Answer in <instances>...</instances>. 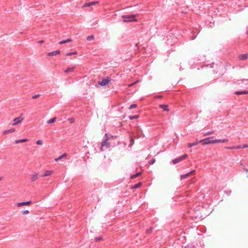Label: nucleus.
Here are the masks:
<instances>
[{"mask_svg": "<svg viewBox=\"0 0 248 248\" xmlns=\"http://www.w3.org/2000/svg\"><path fill=\"white\" fill-rule=\"evenodd\" d=\"M109 140V138L108 137L107 133L105 135L104 140L101 143V150L104 151V148L108 149L110 147V144L108 142V141Z\"/></svg>", "mask_w": 248, "mask_h": 248, "instance_id": "f257e3e1", "label": "nucleus"}, {"mask_svg": "<svg viewBox=\"0 0 248 248\" xmlns=\"http://www.w3.org/2000/svg\"><path fill=\"white\" fill-rule=\"evenodd\" d=\"M137 16V15H126L122 16V18L124 22L136 21Z\"/></svg>", "mask_w": 248, "mask_h": 248, "instance_id": "f03ea898", "label": "nucleus"}, {"mask_svg": "<svg viewBox=\"0 0 248 248\" xmlns=\"http://www.w3.org/2000/svg\"><path fill=\"white\" fill-rule=\"evenodd\" d=\"M24 119L23 117V114H21L19 117L16 118L13 120L12 125L15 126L21 123Z\"/></svg>", "mask_w": 248, "mask_h": 248, "instance_id": "7ed1b4c3", "label": "nucleus"}, {"mask_svg": "<svg viewBox=\"0 0 248 248\" xmlns=\"http://www.w3.org/2000/svg\"><path fill=\"white\" fill-rule=\"evenodd\" d=\"M211 138H207L203 140H200L199 142L202 143V144H215L214 140H210Z\"/></svg>", "mask_w": 248, "mask_h": 248, "instance_id": "20e7f679", "label": "nucleus"}, {"mask_svg": "<svg viewBox=\"0 0 248 248\" xmlns=\"http://www.w3.org/2000/svg\"><path fill=\"white\" fill-rule=\"evenodd\" d=\"M187 157V155L186 154L184 155H182L181 156H180L174 160H172V163L173 164H176L179 162L183 160L184 159H186Z\"/></svg>", "mask_w": 248, "mask_h": 248, "instance_id": "39448f33", "label": "nucleus"}, {"mask_svg": "<svg viewBox=\"0 0 248 248\" xmlns=\"http://www.w3.org/2000/svg\"><path fill=\"white\" fill-rule=\"evenodd\" d=\"M110 82V79L108 78H103L101 81L98 82V84L102 86L108 85Z\"/></svg>", "mask_w": 248, "mask_h": 248, "instance_id": "423d86ee", "label": "nucleus"}, {"mask_svg": "<svg viewBox=\"0 0 248 248\" xmlns=\"http://www.w3.org/2000/svg\"><path fill=\"white\" fill-rule=\"evenodd\" d=\"M195 170H192V171H191L190 172H189L188 173H187L184 175H182L181 176V179H185L189 176L193 175L195 174Z\"/></svg>", "mask_w": 248, "mask_h": 248, "instance_id": "0eeeda50", "label": "nucleus"}, {"mask_svg": "<svg viewBox=\"0 0 248 248\" xmlns=\"http://www.w3.org/2000/svg\"><path fill=\"white\" fill-rule=\"evenodd\" d=\"M31 203V201L18 202L17 203V206L20 207V206H22L28 205L30 204Z\"/></svg>", "mask_w": 248, "mask_h": 248, "instance_id": "6e6552de", "label": "nucleus"}, {"mask_svg": "<svg viewBox=\"0 0 248 248\" xmlns=\"http://www.w3.org/2000/svg\"><path fill=\"white\" fill-rule=\"evenodd\" d=\"M15 131H16L15 129L12 128H11L10 129L6 130L3 131L2 133L4 135H7V134L15 132Z\"/></svg>", "mask_w": 248, "mask_h": 248, "instance_id": "1a4fd4ad", "label": "nucleus"}, {"mask_svg": "<svg viewBox=\"0 0 248 248\" xmlns=\"http://www.w3.org/2000/svg\"><path fill=\"white\" fill-rule=\"evenodd\" d=\"M60 50H56L54 51H52L51 52H49L47 53V56H55L58 54H60Z\"/></svg>", "mask_w": 248, "mask_h": 248, "instance_id": "9d476101", "label": "nucleus"}, {"mask_svg": "<svg viewBox=\"0 0 248 248\" xmlns=\"http://www.w3.org/2000/svg\"><path fill=\"white\" fill-rule=\"evenodd\" d=\"M39 178V174L38 173H34L33 174L31 177V182H34L35 181H36V180H37Z\"/></svg>", "mask_w": 248, "mask_h": 248, "instance_id": "9b49d317", "label": "nucleus"}, {"mask_svg": "<svg viewBox=\"0 0 248 248\" xmlns=\"http://www.w3.org/2000/svg\"><path fill=\"white\" fill-rule=\"evenodd\" d=\"M98 3V1H92V2H88V3H86L84 5V7H89V6H92V5H95L96 4H97Z\"/></svg>", "mask_w": 248, "mask_h": 248, "instance_id": "f8f14e48", "label": "nucleus"}, {"mask_svg": "<svg viewBox=\"0 0 248 248\" xmlns=\"http://www.w3.org/2000/svg\"><path fill=\"white\" fill-rule=\"evenodd\" d=\"M248 54L247 53L243 54L239 56V59L240 60H245L248 58Z\"/></svg>", "mask_w": 248, "mask_h": 248, "instance_id": "ddd939ff", "label": "nucleus"}, {"mask_svg": "<svg viewBox=\"0 0 248 248\" xmlns=\"http://www.w3.org/2000/svg\"><path fill=\"white\" fill-rule=\"evenodd\" d=\"M52 170H46L44 172V174L42 175V177H46L51 175L53 173Z\"/></svg>", "mask_w": 248, "mask_h": 248, "instance_id": "4468645a", "label": "nucleus"}, {"mask_svg": "<svg viewBox=\"0 0 248 248\" xmlns=\"http://www.w3.org/2000/svg\"><path fill=\"white\" fill-rule=\"evenodd\" d=\"M228 141V139H223V140H215V143H224Z\"/></svg>", "mask_w": 248, "mask_h": 248, "instance_id": "2eb2a0df", "label": "nucleus"}, {"mask_svg": "<svg viewBox=\"0 0 248 248\" xmlns=\"http://www.w3.org/2000/svg\"><path fill=\"white\" fill-rule=\"evenodd\" d=\"M159 107L160 108L163 109V110H165V111H169V109L168 108V106L167 105H165V104L160 105L159 106Z\"/></svg>", "mask_w": 248, "mask_h": 248, "instance_id": "dca6fc26", "label": "nucleus"}, {"mask_svg": "<svg viewBox=\"0 0 248 248\" xmlns=\"http://www.w3.org/2000/svg\"><path fill=\"white\" fill-rule=\"evenodd\" d=\"M236 95L248 94V91H236L234 93Z\"/></svg>", "mask_w": 248, "mask_h": 248, "instance_id": "f3484780", "label": "nucleus"}, {"mask_svg": "<svg viewBox=\"0 0 248 248\" xmlns=\"http://www.w3.org/2000/svg\"><path fill=\"white\" fill-rule=\"evenodd\" d=\"M28 141V139H21V140H15V143H20V142H26V141Z\"/></svg>", "mask_w": 248, "mask_h": 248, "instance_id": "a211bd4d", "label": "nucleus"}, {"mask_svg": "<svg viewBox=\"0 0 248 248\" xmlns=\"http://www.w3.org/2000/svg\"><path fill=\"white\" fill-rule=\"evenodd\" d=\"M75 67L68 68L64 70V72L65 73H68L70 72H73L74 71V70L75 69Z\"/></svg>", "mask_w": 248, "mask_h": 248, "instance_id": "6ab92c4d", "label": "nucleus"}, {"mask_svg": "<svg viewBox=\"0 0 248 248\" xmlns=\"http://www.w3.org/2000/svg\"><path fill=\"white\" fill-rule=\"evenodd\" d=\"M71 41L72 40H71V39H67L66 40L60 41L59 42V44L62 45V44H65V43H69V42H71Z\"/></svg>", "mask_w": 248, "mask_h": 248, "instance_id": "aec40b11", "label": "nucleus"}, {"mask_svg": "<svg viewBox=\"0 0 248 248\" xmlns=\"http://www.w3.org/2000/svg\"><path fill=\"white\" fill-rule=\"evenodd\" d=\"M200 142H199V141H197V142H194V143H188V145H187V147L188 148H191L194 146H196L197 145L198 143H199Z\"/></svg>", "mask_w": 248, "mask_h": 248, "instance_id": "412c9836", "label": "nucleus"}, {"mask_svg": "<svg viewBox=\"0 0 248 248\" xmlns=\"http://www.w3.org/2000/svg\"><path fill=\"white\" fill-rule=\"evenodd\" d=\"M56 118L55 117L47 121V124H52L55 122Z\"/></svg>", "mask_w": 248, "mask_h": 248, "instance_id": "4be33fe9", "label": "nucleus"}, {"mask_svg": "<svg viewBox=\"0 0 248 248\" xmlns=\"http://www.w3.org/2000/svg\"><path fill=\"white\" fill-rule=\"evenodd\" d=\"M141 174V172H138L137 173H136V174H134V175H133L131 176V179H134L137 177H138L139 176H140Z\"/></svg>", "mask_w": 248, "mask_h": 248, "instance_id": "5701e85b", "label": "nucleus"}, {"mask_svg": "<svg viewBox=\"0 0 248 248\" xmlns=\"http://www.w3.org/2000/svg\"><path fill=\"white\" fill-rule=\"evenodd\" d=\"M77 54V51H74V52H69V53H67L66 55V56H71L72 55H76Z\"/></svg>", "mask_w": 248, "mask_h": 248, "instance_id": "b1692460", "label": "nucleus"}, {"mask_svg": "<svg viewBox=\"0 0 248 248\" xmlns=\"http://www.w3.org/2000/svg\"><path fill=\"white\" fill-rule=\"evenodd\" d=\"M66 155V154H64L62 155L61 156H60V157H59L58 158H56L55 159V161H57L59 160L60 159H62L64 156H65Z\"/></svg>", "mask_w": 248, "mask_h": 248, "instance_id": "393cba45", "label": "nucleus"}, {"mask_svg": "<svg viewBox=\"0 0 248 248\" xmlns=\"http://www.w3.org/2000/svg\"><path fill=\"white\" fill-rule=\"evenodd\" d=\"M214 133V131H210V132H207L205 133L204 134V136H208V135H212V134H213Z\"/></svg>", "mask_w": 248, "mask_h": 248, "instance_id": "a878e982", "label": "nucleus"}, {"mask_svg": "<svg viewBox=\"0 0 248 248\" xmlns=\"http://www.w3.org/2000/svg\"><path fill=\"white\" fill-rule=\"evenodd\" d=\"M141 185V183H139L136 185H135L134 186H133V188H139L140 186Z\"/></svg>", "mask_w": 248, "mask_h": 248, "instance_id": "bb28decb", "label": "nucleus"}, {"mask_svg": "<svg viewBox=\"0 0 248 248\" xmlns=\"http://www.w3.org/2000/svg\"><path fill=\"white\" fill-rule=\"evenodd\" d=\"M93 38H94V36L93 35H90L87 37V40L88 41H91L93 39Z\"/></svg>", "mask_w": 248, "mask_h": 248, "instance_id": "cd10ccee", "label": "nucleus"}, {"mask_svg": "<svg viewBox=\"0 0 248 248\" xmlns=\"http://www.w3.org/2000/svg\"><path fill=\"white\" fill-rule=\"evenodd\" d=\"M136 107H137V105L136 104H132V105H131L129 106V109H133V108H135Z\"/></svg>", "mask_w": 248, "mask_h": 248, "instance_id": "c85d7f7f", "label": "nucleus"}, {"mask_svg": "<svg viewBox=\"0 0 248 248\" xmlns=\"http://www.w3.org/2000/svg\"><path fill=\"white\" fill-rule=\"evenodd\" d=\"M138 82H139V81H138V80H137V81H136L134 82H133V83H131V84H128V86L129 87H131L133 86L134 85L136 84L137 83H138Z\"/></svg>", "mask_w": 248, "mask_h": 248, "instance_id": "c756f323", "label": "nucleus"}, {"mask_svg": "<svg viewBox=\"0 0 248 248\" xmlns=\"http://www.w3.org/2000/svg\"><path fill=\"white\" fill-rule=\"evenodd\" d=\"M153 228H150L149 229L146 230V233L148 234H150L152 232Z\"/></svg>", "mask_w": 248, "mask_h": 248, "instance_id": "7c9ffc66", "label": "nucleus"}, {"mask_svg": "<svg viewBox=\"0 0 248 248\" xmlns=\"http://www.w3.org/2000/svg\"><path fill=\"white\" fill-rule=\"evenodd\" d=\"M138 117V115H133V116H130L129 119L130 120H133V119L137 118Z\"/></svg>", "mask_w": 248, "mask_h": 248, "instance_id": "2f4dec72", "label": "nucleus"}, {"mask_svg": "<svg viewBox=\"0 0 248 248\" xmlns=\"http://www.w3.org/2000/svg\"><path fill=\"white\" fill-rule=\"evenodd\" d=\"M155 162V158H153L149 162V163L151 165L153 164Z\"/></svg>", "mask_w": 248, "mask_h": 248, "instance_id": "473e14b6", "label": "nucleus"}, {"mask_svg": "<svg viewBox=\"0 0 248 248\" xmlns=\"http://www.w3.org/2000/svg\"><path fill=\"white\" fill-rule=\"evenodd\" d=\"M233 148H234V149H239L240 148H242V146L241 145H237V146H234Z\"/></svg>", "mask_w": 248, "mask_h": 248, "instance_id": "72a5a7b5", "label": "nucleus"}, {"mask_svg": "<svg viewBox=\"0 0 248 248\" xmlns=\"http://www.w3.org/2000/svg\"><path fill=\"white\" fill-rule=\"evenodd\" d=\"M102 239V237H95L94 238V241H100Z\"/></svg>", "mask_w": 248, "mask_h": 248, "instance_id": "f704fd0d", "label": "nucleus"}, {"mask_svg": "<svg viewBox=\"0 0 248 248\" xmlns=\"http://www.w3.org/2000/svg\"><path fill=\"white\" fill-rule=\"evenodd\" d=\"M36 144L38 145H42L43 144V141L41 140H38L36 141Z\"/></svg>", "mask_w": 248, "mask_h": 248, "instance_id": "c9c22d12", "label": "nucleus"}, {"mask_svg": "<svg viewBox=\"0 0 248 248\" xmlns=\"http://www.w3.org/2000/svg\"><path fill=\"white\" fill-rule=\"evenodd\" d=\"M40 96V94H35V95H34L32 96V99H36L38 97H39V96Z\"/></svg>", "mask_w": 248, "mask_h": 248, "instance_id": "e433bc0d", "label": "nucleus"}, {"mask_svg": "<svg viewBox=\"0 0 248 248\" xmlns=\"http://www.w3.org/2000/svg\"><path fill=\"white\" fill-rule=\"evenodd\" d=\"M68 121L70 123H73L75 121V120L73 118H70L68 119Z\"/></svg>", "mask_w": 248, "mask_h": 248, "instance_id": "4c0bfd02", "label": "nucleus"}, {"mask_svg": "<svg viewBox=\"0 0 248 248\" xmlns=\"http://www.w3.org/2000/svg\"><path fill=\"white\" fill-rule=\"evenodd\" d=\"M29 211L28 210H25L23 212L22 214L23 215H27V214H29Z\"/></svg>", "mask_w": 248, "mask_h": 248, "instance_id": "58836bf2", "label": "nucleus"}, {"mask_svg": "<svg viewBox=\"0 0 248 248\" xmlns=\"http://www.w3.org/2000/svg\"><path fill=\"white\" fill-rule=\"evenodd\" d=\"M242 148H248V145H247V144L242 145Z\"/></svg>", "mask_w": 248, "mask_h": 248, "instance_id": "ea45409f", "label": "nucleus"}, {"mask_svg": "<svg viewBox=\"0 0 248 248\" xmlns=\"http://www.w3.org/2000/svg\"><path fill=\"white\" fill-rule=\"evenodd\" d=\"M234 148V146L226 147V149H230V150L234 149V148Z\"/></svg>", "mask_w": 248, "mask_h": 248, "instance_id": "a19ab883", "label": "nucleus"}, {"mask_svg": "<svg viewBox=\"0 0 248 248\" xmlns=\"http://www.w3.org/2000/svg\"><path fill=\"white\" fill-rule=\"evenodd\" d=\"M44 41L43 40H41L38 42V43L40 44H42L44 43Z\"/></svg>", "mask_w": 248, "mask_h": 248, "instance_id": "79ce46f5", "label": "nucleus"}, {"mask_svg": "<svg viewBox=\"0 0 248 248\" xmlns=\"http://www.w3.org/2000/svg\"><path fill=\"white\" fill-rule=\"evenodd\" d=\"M3 179V177H0V181H1Z\"/></svg>", "mask_w": 248, "mask_h": 248, "instance_id": "37998d69", "label": "nucleus"}, {"mask_svg": "<svg viewBox=\"0 0 248 248\" xmlns=\"http://www.w3.org/2000/svg\"><path fill=\"white\" fill-rule=\"evenodd\" d=\"M246 33H247V34H248V30H247V31Z\"/></svg>", "mask_w": 248, "mask_h": 248, "instance_id": "c03bdc74", "label": "nucleus"}]
</instances>
